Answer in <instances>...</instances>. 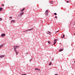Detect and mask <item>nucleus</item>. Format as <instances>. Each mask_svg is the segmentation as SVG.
Here are the masks:
<instances>
[{"mask_svg": "<svg viewBox=\"0 0 75 75\" xmlns=\"http://www.w3.org/2000/svg\"><path fill=\"white\" fill-rule=\"evenodd\" d=\"M5 45H4V43H3L2 45H1L0 46V49H1V47H2L4 46Z\"/></svg>", "mask_w": 75, "mask_h": 75, "instance_id": "nucleus-1", "label": "nucleus"}, {"mask_svg": "<svg viewBox=\"0 0 75 75\" xmlns=\"http://www.w3.org/2000/svg\"><path fill=\"white\" fill-rule=\"evenodd\" d=\"M24 13V12H22L20 13V15H19L18 16V17H19V16H22V15H23V14Z\"/></svg>", "mask_w": 75, "mask_h": 75, "instance_id": "nucleus-2", "label": "nucleus"}, {"mask_svg": "<svg viewBox=\"0 0 75 75\" xmlns=\"http://www.w3.org/2000/svg\"><path fill=\"white\" fill-rule=\"evenodd\" d=\"M13 48H14V51H15V50H16V48H17V47H16V46H13Z\"/></svg>", "mask_w": 75, "mask_h": 75, "instance_id": "nucleus-3", "label": "nucleus"}, {"mask_svg": "<svg viewBox=\"0 0 75 75\" xmlns=\"http://www.w3.org/2000/svg\"><path fill=\"white\" fill-rule=\"evenodd\" d=\"M5 35H6V34L4 33H3L1 35V37H4Z\"/></svg>", "mask_w": 75, "mask_h": 75, "instance_id": "nucleus-4", "label": "nucleus"}, {"mask_svg": "<svg viewBox=\"0 0 75 75\" xmlns=\"http://www.w3.org/2000/svg\"><path fill=\"white\" fill-rule=\"evenodd\" d=\"M5 57V55H1L0 56V58H3L4 57Z\"/></svg>", "mask_w": 75, "mask_h": 75, "instance_id": "nucleus-5", "label": "nucleus"}, {"mask_svg": "<svg viewBox=\"0 0 75 75\" xmlns=\"http://www.w3.org/2000/svg\"><path fill=\"white\" fill-rule=\"evenodd\" d=\"M14 51H15V52H16V55H17V54H18V53L19 52H17V50H14Z\"/></svg>", "mask_w": 75, "mask_h": 75, "instance_id": "nucleus-6", "label": "nucleus"}, {"mask_svg": "<svg viewBox=\"0 0 75 75\" xmlns=\"http://www.w3.org/2000/svg\"><path fill=\"white\" fill-rule=\"evenodd\" d=\"M15 23V20H12L11 21V23Z\"/></svg>", "mask_w": 75, "mask_h": 75, "instance_id": "nucleus-7", "label": "nucleus"}, {"mask_svg": "<svg viewBox=\"0 0 75 75\" xmlns=\"http://www.w3.org/2000/svg\"><path fill=\"white\" fill-rule=\"evenodd\" d=\"M35 70L36 71H40V69H38V68H35Z\"/></svg>", "mask_w": 75, "mask_h": 75, "instance_id": "nucleus-8", "label": "nucleus"}, {"mask_svg": "<svg viewBox=\"0 0 75 75\" xmlns=\"http://www.w3.org/2000/svg\"><path fill=\"white\" fill-rule=\"evenodd\" d=\"M64 50V48H63L62 49H60L59 50V52H61V51H62Z\"/></svg>", "mask_w": 75, "mask_h": 75, "instance_id": "nucleus-9", "label": "nucleus"}, {"mask_svg": "<svg viewBox=\"0 0 75 75\" xmlns=\"http://www.w3.org/2000/svg\"><path fill=\"white\" fill-rule=\"evenodd\" d=\"M57 42V39H56L55 40V39L54 40V43H56Z\"/></svg>", "mask_w": 75, "mask_h": 75, "instance_id": "nucleus-10", "label": "nucleus"}, {"mask_svg": "<svg viewBox=\"0 0 75 75\" xmlns=\"http://www.w3.org/2000/svg\"><path fill=\"white\" fill-rule=\"evenodd\" d=\"M32 30H33V28H32L29 29V31H31Z\"/></svg>", "mask_w": 75, "mask_h": 75, "instance_id": "nucleus-11", "label": "nucleus"}, {"mask_svg": "<svg viewBox=\"0 0 75 75\" xmlns=\"http://www.w3.org/2000/svg\"><path fill=\"white\" fill-rule=\"evenodd\" d=\"M25 9V8H23L21 10V12H22V11H24V10Z\"/></svg>", "mask_w": 75, "mask_h": 75, "instance_id": "nucleus-12", "label": "nucleus"}, {"mask_svg": "<svg viewBox=\"0 0 75 75\" xmlns=\"http://www.w3.org/2000/svg\"><path fill=\"white\" fill-rule=\"evenodd\" d=\"M2 10H3V8L1 7L0 8V11H1Z\"/></svg>", "mask_w": 75, "mask_h": 75, "instance_id": "nucleus-13", "label": "nucleus"}, {"mask_svg": "<svg viewBox=\"0 0 75 75\" xmlns=\"http://www.w3.org/2000/svg\"><path fill=\"white\" fill-rule=\"evenodd\" d=\"M50 4H53V2L52 1H50Z\"/></svg>", "mask_w": 75, "mask_h": 75, "instance_id": "nucleus-14", "label": "nucleus"}, {"mask_svg": "<svg viewBox=\"0 0 75 75\" xmlns=\"http://www.w3.org/2000/svg\"><path fill=\"white\" fill-rule=\"evenodd\" d=\"M54 15H55V16H57V13H54Z\"/></svg>", "mask_w": 75, "mask_h": 75, "instance_id": "nucleus-15", "label": "nucleus"}, {"mask_svg": "<svg viewBox=\"0 0 75 75\" xmlns=\"http://www.w3.org/2000/svg\"><path fill=\"white\" fill-rule=\"evenodd\" d=\"M52 64V63L51 62H50V64H49V65H51Z\"/></svg>", "mask_w": 75, "mask_h": 75, "instance_id": "nucleus-16", "label": "nucleus"}, {"mask_svg": "<svg viewBox=\"0 0 75 75\" xmlns=\"http://www.w3.org/2000/svg\"><path fill=\"white\" fill-rule=\"evenodd\" d=\"M16 48H18L19 47V46H16Z\"/></svg>", "mask_w": 75, "mask_h": 75, "instance_id": "nucleus-17", "label": "nucleus"}, {"mask_svg": "<svg viewBox=\"0 0 75 75\" xmlns=\"http://www.w3.org/2000/svg\"><path fill=\"white\" fill-rule=\"evenodd\" d=\"M45 13H48V10H46L45 12Z\"/></svg>", "mask_w": 75, "mask_h": 75, "instance_id": "nucleus-18", "label": "nucleus"}, {"mask_svg": "<svg viewBox=\"0 0 75 75\" xmlns=\"http://www.w3.org/2000/svg\"><path fill=\"white\" fill-rule=\"evenodd\" d=\"M2 6V7H4V4H2L1 5Z\"/></svg>", "mask_w": 75, "mask_h": 75, "instance_id": "nucleus-19", "label": "nucleus"}, {"mask_svg": "<svg viewBox=\"0 0 75 75\" xmlns=\"http://www.w3.org/2000/svg\"><path fill=\"white\" fill-rule=\"evenodd\" d=\"M48 43H49V44H51V42H50L49 41H48Z\"/></svg>", "mask_w": 75, "mask_h": 75, "instance_id": "nucleus-20", "label": "nucleus"}, {"mask_svg": "<svg viewBox=\"0 0 75 75\" xmlns=\"http://www.w3.org/2000/svg\"><path fill=\"white\" fill-rule=\"evenodd\" d=\"M2 21V18H0V21Z\"/></svg>", "mask_w": 75, "mask_h": 75, "instance_id": "nucleus-21", "label": "nucleus"}, {"mask_svg": "<svg viewBox=\"0 0 75 75\" xmlns=\"http://www.w3.org/2000/svg\"><path fill=\"white\" fill-rule=\"evenodd\" d=\"M48 12H47L45 14L46 15H48Z\"/></svg>", "mask_w": 75, "mask_h": 75, "instance_id": "nucleus-22", "label": "nucleus"}, {"mask_svg": "<svg viewBox=\"0 0 75 75\" xmlns=\"http://www.w3.org/2000/svg\"><path fill=\"white\" fill-rule=\"evenodd\" d=\"M29 31V29L26 30V31Z\"/></svg>", "mask_w": 75, "mask_h": 75, "instance_id": "nucleus-23", "label": "nucleus"}, {"mask_svg": "<svg viewBox=\"0 0 75 75\" xmlns=\"http://www.w3.org/2000/svg\"><path fill=\"white\" fill-rule=\"evenodd\" d=\"M32 59H30L29 60V61H32Z\"/></svg>", "mask_w": 75, "mask_h": 75, "instance_id": "nucleus-24", "label": "nucleus"}, {"mask_svg": "<svg viewBox=\"0 0 75 75\" xmlns=\"http://www.w3.org/2000/svg\"><path fill=\"white\" fill-rule=\"evenodd\" d=\"M21 75H27L26 74H22Z\"/></svg>", "mask_w": 75, "mask_h": 75, "instance_id": "nucleus-25", "label": "nucleus"}, {"mask_svg": "<svg viewBox=\"0 0 75 75\" xmlns=\"http://www.w3.org/2000/svg\"><path fill=\"white\" fill-rule=\"evenodd\" d=\"M10 18H11V19H12V17H10Z\"/></svg>", "mask_w": 75, "mask_h": 75, "instance_id": "nucleus-26", "label": "nucleus"}, {"mask_svg": "<svg viewBox=\"0 0 75 75\" xmlns=\"http://www.w3.org/2000/svg\"><path fill=\"white\" fill-rule=\"evenodd\" d=\"M55 18H57V16H55Z\"/></svg>", "mask_w": 75, "mask_h": 75, "instance_id": "nucleus-27", "label": "nucleus"}, {"mask_svg": "<svg viewBox=\"0 0 75 75\" xmlns=\"http://www.w3.org/2000/svg\"><path fill=\"white\" fill-rule=\"evenodd\" d=\"M55 43H54L53 44V45H55Z\"/></svg>", "mask_w": 75, "mask_h": 75, "instance_id": "nucleus-28", "label": "nucleus"}, {"mask_svg": "<svg viewBox=\"0 0 75 75\" xmlns=\"http://www.w3.org/2000/svg\"><path fill=\"white\" fill-rule=\"evenodd\" d=\"M26 54H28V52H27L26 53Z\"/></svg>", "mask_w": 75, "mask_h": 75, "instance_id": "nucleus-29", "label": "nucleus"}, {"mask_svg": "<svg viewBox=\"0 0 75 75\" xmlns=\"http://www.w3.org/2000/svg\"><path fill=\"white\" fill-rule=\"evenodd\" d=\"M65 37V35H63V37Z\"/></svg>", "mask_w": 75, "mask_h": 75, "instance_id": "nucleus-30", "label": "nucleus"}, {"mask_svg": "<svg viewBox=\"0 0 75 75\" xmlns=\"http://www.w3.org/2000/svg\"><path fill=\"white\" fill-rule=\"evenodd\" d=\"M67 3H69V1H67Z\"/></svg>", "mask_w": 75, "mask_h": 75, "instance_id": "nucleus-31", "label": "nucleus"}, {"mask_svg": "<svg viewBox=\"0 0 75 75\" xmlns=\"http://www.w3.org/2000/svg\"><path fill=\"white\" fill-rule=\"evenodd\" d=\"M55 75H58V74H55Z\"/></svg>", "mask_w": 75, "mask_h": 75, "instance_id": "nucleus-32", "label": "nucleus"}, {"mask_svg": "<svg viewBox=\"0 0 75 75\" xmlns=\"http://www.w3.org/2000/svg\"><path fill=\"white\" fill-rule=\"evenodd\" d=\"M53 60H54V59H52V61H53Z\"/></svg>", "mask_w": 75, "mask_h": 75, "instance_id": "nucleus-33", "label": "nucleus"}, {"mask_svg": "<svg viewBox=\"0 0 75 75\" xmlns=\"http://www.w3.org/2000/svg\"><path fill=\"white\" fill-rule=\"evenodd\" d=\"M23 31V32H26V31Z\"/></svg>", "mask_w": 75, "mask_h": 75, "instance_id": "nucleus-34", "label": "nucleus"}, {"mask_svg": "<svg viewBox=\"0 0 75 75\" xmlns=\"http://www.w3.org/2000/svg\"><path fill=\"white\" fill-rule=\"evenodd\" d=\"M58 31H59V30L57 31V33H58Z\"/></svg>", "mask_w": 75, "mask_h": 75, "instance_id": "nucleus-35", "label": "nucleus"}, {"mask_svg": "<svg viewBox=\"0 0 75 75\" xmlns=\"http://www.w3.org/2000/svg\"><path fill=\"white\" fill-rule=\"evenodd\" d=\"M62 38H64V37H62V36H61Z\"/></svg>", "mask_w": 75, "mask_h": 75, "instance_id": "nucleus-36", "label": "nucleus"}, {"mask_svg": "<svg viewBox=\"0 0 75 75\" xmlns=\"http://www.w3.org/2000/svg\"><path fill=\"white\" fill-rule=\"evenodd\" d=\"M48 32L49 33H50V32H49V31H48Z\"/></svg>", "mask_w": 75, "mask_h": 75, "instance_id": "nucleus-37", "label": "nucleus"}, {"mask_svg": "<svg viewBox=\"0 0 75 75\" xmlns=\"http://www.w3.org/2000/svg\"><path fill=\"white\" fill-rule=\"evenodd\" d=\"M47 34H49V33H47Z\"/></svg>", "mask_w": 75, "mask_h": 75, "instance_id": "nucleus-38", "label": "nucleus"}, {"mask_svg": "<svg viewBox=\"0 0 75 75\" xmlns=\"http://www.w3.org/2000/svg\"><path fill=\"white\" fill-rule=\"evenodd\" d=\"M74 35H75V33H74Z\"/></svg>", "mask_w": 75, "mask_h": 75, "instance_id": "nucleus-39", "label": "nucleus"}, {"mask_svg": "<svg viewBox=\"0 0 75 75\" xmlns=\"http://www.w3.org/2000/svg\"><path fill=\"white\" fill-rule=\"evenodd\" d=\"M74 23H75V22H74Z\"/></svg>", "mask_w": 75, "mask_h": 75, "instance_id": "nucleus-40", "label": "nucleus"}, {"mask_svg": "<svg viewBox=\"0 0 75 75\" xmlns=\"http://www.w3.org/2000/svg\"><path fill=\"white\" fill-rule=\"evenodd\" d=\"M75 62L74 61V63H75Z\"/></svg>", "mask_w": 75, "mask_h": 75, "instance_id": "nucleus-41", "label": "nucleus"}, {"mask_svg": "<svg viewBox=\"0 0 75 75\" xmlns=\"http://www.w3.org/2000/svg\"><path fill=\"white\" fill-rule=\"evenodd\" d=\"M74 25H75V24H74Z\"/></svg>", "mask_w": 75, "mask_h": 75, "instance_id": "nucleus-42", "label": "nucleus"}]
</instances>
